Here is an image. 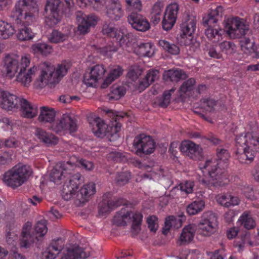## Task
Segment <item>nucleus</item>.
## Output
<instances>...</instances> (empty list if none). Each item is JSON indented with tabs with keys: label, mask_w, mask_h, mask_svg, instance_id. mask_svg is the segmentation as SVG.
Returning a JSON list of instances; mask_svg holds the SVG:
<instances>
[{
	"label": "nucleus",
	"mask_w": 259,
	"mask_h": 259,
	"mask_svg": "<svg viewBox=\"0 0 259 259\" xmlns=\"http://www.w3.org/2000/svg\"><path fill=\"white\" fill-rule=\"evenodd\" d=\"M218 159H209L204 163L199 164L200 169L203 174L207 173L208 178H202L199 181L203 184L208 186H224L228 184L226 169L228 166L227 161L230 157L228 150L222 147L217 149Z\"/></svg>",
	"instance_id": "obj_1"
},
{
	"label": "nucleus",
	"mask_w": 259,
	"mask_h": 259,
	"mask_svg": "<svg viewBox=\"0 0 259 259\" xmlns=\"http://www.w3.org/2000/svg\"><path fill=\"white\" fill-rule=\"evenodd\" d=\"M72 168L73 165L69 162L58 164L52 170L50 175V180L57 184H61L62 180L65 181L62 192V197L65 200L72 198L75 190L79 184L80 175L73 174Z\"/></svg>",
	"instance_id": "obj_2"
},
{
	"label": "nucleus",
	"mask_w": 259,
	"mask_h": 259,
	"mask_svg": "<svg viewBox=\"0 0 259 259\" xmlns=\"http://www.w3.org/2000/svg\"><path fill=\"white\" fill-rule=\"evenodd\" d=\"M38 15V9L35 0H19L16 4L11 17L17 24L29 26L36 22Z\"/></svg>",
	"instance_id": "obj_3"
},
{
	"label": "nucleus",
	"mask_w": 259,
	"mask_h": 259,
	"mask_svg": "<svg viewBox=\"0 0 259 259\" xmlns=\"http://www.w3.org/2000/svg\"><path fill=\"white\" fill-rule=\"evenodd\" d=\"M32 172L29 166L19 163L5 172L2 180L7 186L16 189L28 180Z\"/></svg>",
	"instance_id": "obj_4"
},
{
	"label": "nucleus",
	"mask_w": 259,
	"mask_h": 259,
	"mask_svg": "<svg viewBox=\"0 0 259 259\" xmlns=\"http://www.w3.org/2000/svg\"><path fill=\"white\" fill-rule=\"evenodd\" d=\"M143 215L139 211H128L121 209L115 215L113 222L117 226H125L131 220L132 222L131 232L134 236L137 235L141 230Z\"/></svg>",
	"instance_id": "obj_5"
},
{
	"label": "nucleus",
	"mask_w": 259,
	"mask_h": 259,
	"mask_svg": "<svg viewBox=\"0 0 259 259\" xmlns=\"http://www.w3.org/2000/svg\"><path fill=\"white\" fill-rule=\"evenodd\" d=\"M196 22L195 18L187 16L184 19L181 25V36L183 39L186 38L184 44L191 52H195L200 46L199 42L192 37L196 28Z\"/></svg>",
	"instance_id": "obj_6"
},
{
	"label": "nucleus",
	"mask_w": 259,
	"mask_h": 259,
	"mask_svg": "<svg viewBox=\"0 0 259 259\" xmlns=\"http://www.w3.org/2000/svg\"><path fill=\"white\" fill-rule=\"evenodd\" d=\"M31 226V223L27 222L23 227L20 242V246L22 247H28L35 240H38V237L44 236L48 231L47 222L45 220H41L37 223L35 226V234H30Z\"/></svg>",
	"instance_id": "obj_7"
},
{
	"label": "nucleus",
	"mask_w": 259,
	"mask_h": 259,
	"mask_svg": "<svg viewBox=\"0 0 259 259\" xmlns=\"http://www.w3.org/2000/svg\"><path fill=\"white\" fill-rule=\"evenodd\" d=\"M45 10L47 14L46 22L50 27L60 23L65 13L64 4L61 0H47Z\"/></svg>",
	"instance_id": "obj_8"
},
{
	"label": "nucleus",
	"mask_w": 259,
	"mask_h": 259,
	"mask_svg": "<svg viewBox=\"0 0 259 259\" xmlns=\"http://www.w3.org/2000/svg\"><path fill=\"white\" fill-rule=\"evenodd\" d=\"M24 57H29L23 56L20 57L15 54L7 55L3 60V65L1 69L2 75L6 78L11 79L13 78L17 72L21 68L22 59Z\"/></svg>",
	"instance_id": "obj_9"
},
{
	"label": "nucleus",
	"mask_w": 259,
	"mask_h": 259,
	"mask_svg": "<svg viewBox=\"0 0 259 259\" xmlns=\"http://www.w3.org/2000/svg\"><path fill=\"white\" fill-rule=\"evenodd\" d=\"M217 226L215 214L211 211L205 212L198 224V232L202 236H209L216 231Z\"/></svg>",
	"instance_id": "obj_10"
},
{
	"label": "nucleus",
	"mask_w": 259,
	"mask_h": 259,
	"mask_svg": "<svg viewBox=\"0 0 259 259\" xmlns=\"http://www.w3.org/2000/svg\"><path fill=\"white\" fill-rule=\"evenodd\" d=\"M225 28L232 38L239 37L249 30V26L243 19L239 18L228 19L225 22Z\"/></svg>",
	"instance_id": "obj_11"
},
{
	"label": "nucleus",
	"mask_w": 259,
	"mask_h": 259,
	"mask_svg": "<svg viewBox=\"0 0 259 259\" xmlns=\"http://www.w3.org/2000/svg\"><path fill=\"white\" fill-rule=\"evenodd\" d=\"M133 146L137 154H150L154 152L155 143L150 136L141 134L134 139Z\"/></svg>",
	"instance_id": "obj_12"
},
{
	"label": "nucleus",
	"mask_w": 259,
	"mask_h": 259,
	"mask_svg": "<svg viewBox=\"0 0 259 259\" xmlns=\"http://www.w3.org/2000/svg\"><path fill=\"white\" fill-rule=\"evenodd\" d=\"M38 68L40 70V74L35 81V85L38 88H42L47 84L57 83L53 75L52 65L49 62L40 63Z\"/></svg>",
	"instance_id": "obj_13"
},
{
	"label": "nucleus",
	"mask_w": 259,
	"mask_h": 259,
	"mask_svg": "<svg viewBox=\"0 0 259 259\" xmlns=\"http://www.w3.org/2000/svg\"><path fill=\"white\" fill-rule=\"evenodd\" d=\"M30 63V57H24L22 59L21 68L16 75V81L24 86L28 87L32 80L33 77L37 71V67L33 66L26 70Z\"/></svg>",
	"instance_id": "obj_14"
},
{
	"label": "nucleus",
	"mask_w": 259,
	"mask_h": 259,
	"mask_svg": "<svg viewBox=\"0 0 259 259\" xmlns=\"http://www.w3.org/2000/svg\"><path fill=\"white\" fill-rule=\"evenodd\" d=\"M77 24V31L79 34L88 33L92 27H94L98 22V17L93 14L86 15L81 12H77L76 16Z\"/></svg>",
	"instance_id": "obj_15"
},
{
	"label": "nucleus",
	"mask_w": 259,
	"mask_h": 259,
	"mask_svg": "<svg viewBox=\"0 0 259 259\" xmlns=\"http://www.w3.org/2000/svg\"><path fill=\"white\" fill-rule=\"evenodd\" d=\"M22 98L0 89V107L5 110L9 111L18 108Z\"/></svg>",
	"instance_id": "obj_16"
},
{
	"label": "nucleus",
	"mask_w": 259,
	"mask_h": 259,
	"mask_svg": "<svg viewBox=\"0 0 259 259\" xmlns=\"http://www.w3.org/2000/svg\"><path fill=\"white\" fill-rule=\"evenodd\" d=\"M106 69L103 65H96L89 72L85 73L83 82L88 87H94L103 78Z\"/></svg>",
	"instance_id": "obj_17"
},
{
	"label": "nucleus",
	"mask_w": 259,
	"mask_h": 259,
	"mask_svg": "<svg viewBox=\"0 0 259 259\" xmlns=\"http://www.w3.org/2000/svg\"><path fill=\"white\" fill-rule=\"evenodd\" d=\"M179 6L174 3L169 5L166 8L162 20L163 28L165 30L171 29L176 23Z\"/></svg>",
	"instance_id": "obj_18"
},
{
	"label": "nucleus",
	"mask_w": 259,
	"mask_h": 259,
	"mask_svg": "<svg viewBox=\"0 0 259 259\" xmlns=\"http://www.w3.org/2000/svg\"><path fill=\"white\" fill-rule=\"evenodd\" d=\"M180 149L184 155L194 160H199L203 156L202 148L189 140L183 141Z\"/></svg>",
	"instance_id": "obj_19"
},
{
	"label": "nucleus",
	"mask_w": 259,
	"mask_h": 259,
	"mask_svg": "<svg viewBox=\"0 0 259 259\" xmlns=\"http://www.w3.org/2000/svg\"><path fill=\"white\" fill-rule=\"evenodd\" d=\"M77 188H78V186ZM77 189L78 188L75 190L72 198H75L78 201L80 205L83 204L87 202L90 197L94 195L96 191L95 184L93 182L83 185L79 191L75 193Z\"/></svg>",
	"instance_id": "obj_20"
},
{
	"label": "nucleus",
	"mask_w": 259,
	"mask_h": 259,
	"mask_svg": "<svg viewBox=\"0 0 259 259\" xmlns=\"http://www.w3.org/2000/svg\"><path fill=\"white\" fill-rule=\"evenodd\" d=\"M127 20L132 27L138 31L144 32L149 29L150 27L147 20L137 13H132L128 17Z\"/></svg>",
	"instance_id": "obj_21"
},
{
	"label": "nucleus",
	"mask_w": 259,
	"mask_h": 259,
	"mask_svg": "<svg viewBox=\"0 0 259 259\" xmlns=\"http://www.w3.org/2000/svg\"><path fill=\"white\" fill-rule=\"evenodd\" d=\"M63 241L61 239L53 241L51 244L42 252V259H55L63 248Z\"/></svg>",
	"instance_id": "obj_22"
},
{
	"label": "nucleus",
	"mask_w": 259,
	"mask_h": 259,
	"mask_svg": "<svg viewBox=\"0 0 259 259\" xmlns=\"http://www.w3.org/2000/svg\"><path fill=\"white\" fill-rule=\"evenodd\" d=\"M34 135L40 143L48 146L56 145L58 142V138L56 136L40 128L35 130Z\"/></svg>",
	"instance_id": "obj_23"
},
{
	"label": "nucleus",
	"mask_w": 259,
	"mask_h": 259,
	"mask_svg": "<svg viewBox=\"0 0 259 259\" xmlns=\"http://www.w3.org/2000/svg\"><path fill=\"white\" fill-rule=\"evenodd\" d=\"M106 15L112 20H118L123 16L121 5L119 0H112L107 6Z\"/></svg>",
	"instance_id": "obj_24"
},
{
	"label": "nucleus",
	"mask_w": 259,
	"mask_h": 259,
	"mask_svg": "<svg viewBox=\"0 0 259 259\" xmlns=\"http://www.w3.org/2000/svg\"><path fill=\"white\" fill-rule=\"evenodd\" d=\"M22 115L26 118H31L35 117L38 113V108L22 97L19 104Z\"/></svg>",
	"instance_id": "obj_25"
},
{
	"label": "nucleus",
	"mask_w": 259,
	"mask_h": 259,
	"mask_svg": "<svg viewBox=\"0 0 259 259\" xmlns=\"http://www.w3.org/2000/svg\"><path fill=\"white\" fill-rule=\"evenodd\" d=\"M196 228L192 225L185 226L182 230L181 234L177 241L179 245H186L190 243L193 239Z\"/></svg>",
	"instance_id": "obj_26"
},
{
	"label": "nucleus",
	"mask_w": 259,
	"mask_h": 259,
	"mask_svg": "<svg viewBox=\"0 0 259 259\" xmlns=\"http://www.w3.org/2000/svg\"><path fill=\"white\" fill-rule=\"evenodd\" d=\"M223 9L221 6L217 7L215 9L211 10L208 15L203 18V24L206 27H213L214 25H218L219 18L223 14Z\"/></svg>",
	"instance_id": "obj_27"
},
{
	"label": "nucleus",
	"mask_w": 259,
	"mask_h": 259,
	"mask_svg": "<svg viewBox=\"0 0 259 259\" xmlns=\"http://www.w3.org/2000/svg\"><path fill=\"white\" fill-rule=\"evenodd\" d=\"M110 195V193H108L103 195V201L99 207V212L100 213H108L114 207L121 205L122 203L120 202V200L116 199H114V200L107 199Z\"/></svg>",
	"instance_id": "obj_28"
},
{
	"label": "nucleus",
	"mask_w": 259,
	"mask_h": 259,
	"mask_svg": "<svg viewBox=\"0 0 259 259\" xmlns=\"http://www.w3.org/2000/svg\"><path fill=\"white\" fill-rule=\"evenodd\" d=\"M90 253L85 252L82 248L73 246L67 249V252L61 259H85Z\"/></svg>",
	"instance_id": "obj_29"
},
{
	"label": "nucleus",
	"mask_w": 259,
	"mask_h": 259,
	"mask_svg": "<svg viewBox=\"0 0 259 259\" xmlns=\"http://www.w3.org/2000/svg\"><path fill=\"white\" fill-rule=\"evenodd\" d=\"M159 71L156 69L148 70L142 80L140 81L138 88L141 91L144 90L151 83L157 80L159 78Z\"/></svg>",
	"instance_id": "obj_30"
},
{
	"label": "nucleus",
	"mask_w": 259,
	"mask_h": 259,
	"mask_svg": "<svg viewBox=\"0 0 259 259\" xmlns=\"http://www.w3.org/2000/svg\"><path fill=\"white\" fill-rule=\"evenodd\" d=\"M217 201L220 204L226 207L237 205L240 202V200L238 197L229 193L218 195L217 197Z\"/></svg>",
	"instance_id": "obj_31"
},
{
	"label": "nucleus",
	"mask_w": 259,
	"mask_h": 259,
	"mask_svg": "<svg viewBox=\"0 0 259 259\" xmlns=\"http://www.w3.org/2000/svg\"><path fill=\"white\" fill-rule=\"evenodd\" d=\"M92 131L95 136L98 137H103L108 134V125L99 117L95 118L91 123Z\"/></svg>",
	"instance_id": "obj_32"
},
{
	"label": "nucleus",
	"mask_w": 259,
	"mask_h": 259,
	"mask_svg": "<svg viewBox=\"0 0 259 259\" xmlns=\"http://www.w3.org/2000/svg\"><path fill=\"white\" fill-rule=\"evenodd\" d=\"M56 112L53 108L42 106L40 108L38 120L42 123H51L54 121Z\"/></svg>",
	"instance_id": "obj_33"
},
{
	"label": "nucleus",
	"mask_w": 259,
	"mask_h": 259,
	"mask_svg": "<svg viewBox=\"0 0 259 259\" xmlns=\"http://www.w3.org/2000/svg\"><path fill=\"white\" fill-rule=\"evenodd\" d=\"M123 70L120 66H114L111 67L109 73L102 84V88H107L114 80L119 77L123 73Z\"/></svg>",
	"instance_id": "obj_34"
},
{
	"label": "nucleus",
	"mask_w": 259,
	"mask_h": 259,
	"mask_svg": "<svg viewBox=\"0 0 259 259\" xmlns=\"http://www.w3.org/2000/svg\"><path fill=\"white\" fill-rule=\"evenodd\" d=\"M224 31L218 25H214L213 27H207L205 31L207 37L213 42H218L222 39Z\"/></svg>",
	"instance_id": "obj_35"
},
{
	"label": "nucleus",
	"mask_w": 259,
	"mask_h": 259,
	"mask_svg": "<svg viewBox=\"0 0 259 259\" xmlns=\"http://www.w3.org/2000/svg\"><path fill=\"white\" fill-rule=\"evenodd\" d=\"M70 67V63L66 62H63L58 64L56 67H54L52 65L53 75L57 83H58L66 75Z\"/></svg>",
	"instance_id": "obj_36"
},
{
	"label": "nucleus",
	"mask_w": 259,
	"mask_h": 259,
	"mask_svg": "<svg viewBox=\"0 0 259 259\" xmlns=\"http://www.w3.org/2000/svg\"><path fill=\"white\" fill-rule=\"evenodd\" d=\"M31 52L34 54L47 56L53 51L51 46L44 42H39L32 45L31 47Z\"/></svg>",
	"instance_id": "obj_37"
},
{
	"label": "nucleus",
	"mask_w": 259,
	"mask_h": 259,
	"mask_svg": "<svg viewBox=\"0 0 259 259\" xmlns=\"http://www.w3.org/2000/svg\"><path fill=\"white\" fill-rule=\"evenodd\" d=\"M186 77V74L182 70L170 69L165 71L163 74V79L165 81L178 82Z\"/></svg>",
	"instance_id": "obj_38"
},
{
	"label": "nucleus",
	"mask_w": 259,
	"mask_h": 259,
	"mask_svg": "<svg viewBox=\"0 0 259 259\" xmlns=\"http://www.w3.org/2000/svg\"><path fill=\"white\" fill-rule=\"evenodd\" d=\"M136 52L140 56L150 57L154 54V46L150 42H141L136 48Z\"/></svg>",
	"instance_id": "obj_39"
},
{
	"label": "nucleus",
	"mask_w": 259,
	"mask_h": 259,
	"mask_svg": "<svg viewBox=\"0 0 259 259\" xmlns=\"http://www.w3.org/2000/svg\"><path fill=\"white\" fill-rule=\"evenodd\" d=\"M237 154L238 160L242 163H249L254 157L253 152H251L246 147L243 148H237Z\"/></svg>",
	"instance_id": "obj_40"
},
{
	"label": "nucleus",
	"mask_w": 259,
	"mask_h": 259,
	"mask_svg": "<svg viewBox=\"0 0 259 259\" xmlns=\"http://www.w3.org/2000/svg\"><path fill=\"white\" fill-rule=\"evenodd\" d=\"M163 9V5L161 2H156L153 5L150 16L151 21L153 24H157L159 22Z\"/></svg>",
	"instance_id": "obj_41"
},
{
	"label": "nucleus",
	"mask_w": 259,
	"mask_h": 259,
	"mask_svg": "<svg viewBox=\"0 0 259 259\" xmlns=\"http://www.w3.org/2000/svg\"><path fill=\"white\" fill-rule=\"evenodd\" d=\"M15 32L14 28L9 23L0 20V39H7Z\"/></svg>",
	"instance_id": "obj_42"
},
{
	"label": "nucleus",
	"mask_w": 259,
	"mask_h": 259,
	"mask_svg": "<svg viewBox=\"0 0 259 259\" xmlns=\"http://www.w3.org/2000/svg\"><path fill=\"white\" fill-rule=\"evenodd\" d=\"M205 207V202L202 200H195L187 206V212L189 215H195L202 211Z\"/></svg>",
	"instance_id": "obj_43"
},
{
	"label": "nucleus",
	"mask_w": 259,
	"mask_h": 259,
	"mask_svg": "<svg viewBox=\"0 0 259 259\" xmlns=\"http://www.w3.org/2000/svg\"><path fill=\"white\" fill-rule=\"evenodd\" d=\"M196 80L194 78H190L183 82L179 90L181 97L184 95H189L194 89Z\"/></svg>",
	"instance_id": "obj_44"
},
{
	"label": "nucleus",
	"mask_w": 259,
	"mask_h": 259,
	"mask_svg": "<svg viewBox=\"0 0 259 259\" xmlns=\"http://www.w3.org/2000/svg\"><path fill=\"white\" fill-rule=\"evenodd\" d=\"M181 225V221L179 219H177L174 216H169L165 219L163 233L166 234L172 226L179 228Z\"/></svg>",
	"instance_id": "obj_45"
},
{
	"label": "nucleus",
	"mask_w": 259,
	"mask_h": 259,
	"mask_svg": "<svg viewBox=\"0 0 259 259\" xmlns=\"http://www.w3.org/2000/svg\"><path fill=\"white\" fill-rule=\"evenodd\" d=\"M158 44L160 47L172 55H176L180 53L179 47L175 44H170L164 39L160 40Z\"/></svg>",
	"instance_id": "obj_46"
},
{
	"label": "nucleus",
	"mask_w": 259,
	"mask_h": 259,
	"mask_svg": "<svg viewBox=\"0 0 259 259\" xmlns=\"http://www.w3.org/2000/svg\"><path fill=\"white\" fill-rule=\"evenodd\" d=\"M239 221L241 225L247 229H251L255 226V221L249 212H244L240 217Z\"/></svg>",
	"instance_id": "obj_47"
},
{
	"label": "nucleus",
	"mask_w": 259,
	"mask_h": 259,
	"mask_svg": "<svg viewBox=\"0 0 259 259\" xmlns=\"http://www.w3.org/2000/svg\"><path fill=\"white\" fill-rule=\"evenodd\" d=\"M47 37L51 42L59 43L67 39L68 35L58 30H53L48 35Z\"/></svg>",
	"instance_id": "obj_48"
},
{
	"label": "nucleus",
	"mask_w": 259,
	"mask_h": 259,
	"mask_svg": "<svg viewBox=\"0 0 259 259\" xmlns=\"http://www.w3.org/2000/svg\"><path fill=\"white\" fill-rule=\"evenodd\" d=\"M65 120V127L67 132L74 133L77 131V125L75 118L70 114H64Z\"/></svg>",
	"instance_id": "obj_49"
},
{
	"label": "nucleus",
	"mask_w": 259,
	"mask_h": 259,
	"mask_svg": "<svg viewBox=\"0 0 259 259\" xmlns=\"http://www.w3.org/2000/svg\"><path fill=\"white\" fill-rule=\"evenodd\" d=\"M65 121L64 114H63L52 125V130L55 133L59 134L66 133Z\"/></svg>",
	"instance_id": "obj_50"
},
{
	"label": "nucleus",
	"mask_w": 259,
	"mask_h": 259,
	"mask_svg": "<svg viewBox=\"0 0 259 259\" xmlns=\"http://www.w3.org/2000/svg\"><path fill=\"white\" fill-rule=\"evenodd\" d=\"M17 36L20 40H29L33 37L34 33L29 28L25 26L24 28L19 29Z\"/></svg>",
	"instance_id": "obj_51"
},
{
	"label": "nucleus",
	"mask_w": 259,
	"mask_h": 259,
	"mask_svg": "<svg viewBox=\"0 0 259 259\" xmlns=\"http://www.w3.org/2000/svg\"><path fill=\"white\" fill-rule=\"evenodd\" d=\"M251 135L250 134H241L236 137V144L237 148H243L244 146L247 147V144L249 143Z\"/></svg>",
	"instance_id": "obj_52"
},
{
	"label": "nucleus",
	"mask_w": 259,
	"mask_h": 259,
	"mask_svg": "<svg viewBox=\"0 0 259 259\" xmlns=\"http://www.w3.org/2000/svg\"><path fill=\"white\" fill-rule=\"evenodd\" d=\"M219 46L221 51L227 55L232 54L236 50V46L231 41H224Z\"/></svg>",
	"instance_id": "obj_53"
},
{
	"label": "nucleus",
	"mask_w": 259,
	"mask_h": 259,
	"mask_svg": "<svg viewBox=\"0 0 259 259\" xmlns=\"http://www.w3.org/2000/svg\"><path fill=\"white\" fill-rule=\"evenodd\" d=\"M125 92V89L123 86L113 87L111 92L110 98L114 100H118L124 95Z\"/></svg>",
	"instance_id": "obj_54"
},
{
	"label": "nucleus",
	"mask_w": 259,
	"mask_h": 259,
	"mask_svg": "<svg viewBox=\"0 0 259 259\" xmlns=\"http://www.w3.org/2000/svg\"><path fill=\"white\" fill-rule=\"evenodd\" d=\"M131 178V174L127 171L118 172L115 178V182L118 185H124Z\"/></svg>",
	"instance_id": "obj_55"
},
{
	"label": "nucleus",
	"mask_w": 259,
	"mask_h": 259,
	"mask_svg": "<svg viewBox=\"0 0 259 259\" xmlns=\"http://www.w3.org/2000/svg\"><path fill=\"white\" fill-rule=\"evenodd\" d=\"M127 9L130 11L140 12L142 9V3L140 0H125Z\"/></svg>",
	"instance_id": "obj_56"
},
{
	"label": "nucleus",
	"mask_w": 259,
	"mask_h": 259,
	"mask_svg": "<svg viewBox=\"0 0 259 259\" xmlns=\"http://www.w3.org/2000/svg\"><path fill=\"white\" fill-rule=\"evenodd\" d=\"M142 70L138 66H131L127 73V77L132 81L137 80L141 75Z\"/></svg>",
	"instance_id": "obj_57"
},
{
	"label": "nucleus",
	"mask_w": 259,
	"mask_h": 259,
	"mask_svg": "<svg viewBox=\"0 0 259 259\" xmlns=\"http://www.w3.org/2000/svg\"><path fill=\"white\" fill-rule=\"evenodd\" d=\"M246 147L251 152H253V155L254 156L255 152H259V138L251 136Z\"/></svg>",
	"instance_id": "obj_58"
},
{
	"label": "nucleus",
	"mask_w": 259,
	"mask_h": 259,
	"mask_svg": "<svg viewBox=\"0 0 259 259\" xmlns=\"http://www.w3.org/2000/svg\"><path fill=\"white\" fill-rule=\"evenodd\" d=\"M102 31L103 34H106L110 37H117V34L119 31L115 29L111 24H105L103 25Z\"/></svg>",
	"instance_id": "obj_59"
},
{
	"label": "nucleus",
	"mask_w": 259,
	"mask_h": 259,
	"mask_svg": "<svg viewBox=\"0 0 259 259\" xmlns=\"http://www.w3.org/2000/svg\"><path fill=\"white\" fill-rule=\"evenodd\" d=\"M176 89L172 88L169 91H166L163 94L162 101L160 103V106L162 107H166L170 103L171 93H174Z\"/></svg>",
	"instance_id": "obj_60"
},
{
	"label": "nucleus",
	"mask_w": 259,
	"mask_h": 259,
	"mask_svg": "<svg viewBox=\"0 0 259 259\" xmlns=\"http://www.w3.org/2000/svg\"><path fill=\"white\" fill-rule=\"evenodd\" d=\"M147 223L148 228L152 232H155L158 228V219L155 215H151L147 218Z\"/></svg>",
	"instance_id": "obj_61"
},
{
	"label": "nucleus",
	"mask_w": 259,
	"mask_h": 259,
	"mask_svg": "<svg viewBox=\"0 0 259 259\" xmlns=\"http://www.w3.org/2000/svg\"><path fill=\"white\" fill-rule=\"evenodd\" d=\"M194 183L192 181H186L180 185V189L186 194L192 193L193 190Z\"/></svg>",
	"instance_id": "obj_62"
},
{
	"label": "nucleus",
	"mask_w": 259,
	"mask_h": 259,
	"mask_svg": "<svg viewBox=\"0 0 259 259\" xmlns=\"http://www.w3.org/2000/svg\"><path fill=\"white\" fill-rule=\"evenodd\" d=\"M202 106L203 108L207 111L210 112L214 109L217 106V102L212 99L203 100Z\"/></svg>",
	"instance_id": "obj_63"
},
{
	"label": "nucleus",
	"mask_w": 259,
	"mask_h": 259,
	"mask_svg": "<svg viewBox=\"0 0 259 259\" xmlns=\"http://www.w3.org/2000/svg\"><path fill=\"white\" fill-rule=\"evenodd\" d=\"M118 40L119 44L121 46L123 47L127 46L129 43L128 37L126 35H123L120 34V32L117 34V37H114Z\"/></svg>",
	"instance_id": "obj_64"
}]
</instances>
